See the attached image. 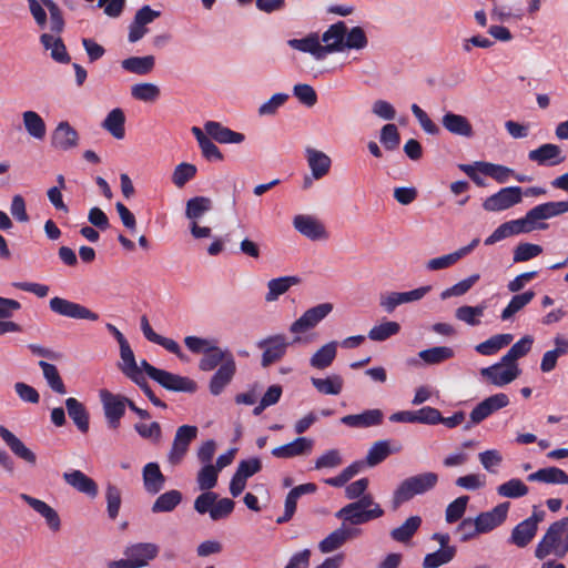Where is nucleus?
I'll list each match as a JSON object with an SVG mask.
<instances>
[{"instance_id":"f257e3e1","label":"nucleus","mask_w":568,"mask_h":568,"mask_svg":"<svg viewBox=\"0 0 568 568\" xmlns=\"http://www.w3.org/2000/svg\"><path fill=\"white\" fill-rule=\"evenodd\" d=\"M568 554V516L552 523L536 546L535 557L542 560L549 555L565 558Z\"/></svg>"},{"instance_id":"f03ea898","label":"nucleus","mask_w":568,"mask_h":568,"mask_svg":"<svg viewBox=\"0 0 568 568\" xmlns=\"http://www.w3.org/2000/svg\"><path fill=\"white\" fill-rule=\"evenodd\" d=\"M438 483V475L433 471H426L407 477L397 486L393 493V509H398L403 504L412 500L417 495H424L430 491Z\"/></svg>"},{"instance_id":"7ed1b4c3","label":"nucleus","mask_w":568,"mask_h":568,"mask_svg":"<svg viewBox=\"0 0 568 568\" xmlns=\"http://www.w3.org/2000/svg\"><path fill=\"white\" fill-rule=\"evenodd\" d=\"M29 11L37 26L43 29L48 22V16L44 7L50 13V29L53 33L60 34L64 29V19L62 11L53 0H26Z\"/></svg>"},{"instance_id":"20e7f679","label":"nucleus","mask_w":568,"mask_h":568,"mask_svg":"<svg viewBox=\"0 0 568 568\" xmlns=\"http://www.w3.org/2000/svg\"><path fill=\"white\" fill-rule=\"evenodd\" d=\"M568 212V201L546 202L530 209L524 217L529 232L546 230L548 224L545 220L559 216Z\"/></svg>"},{"instance_id":"39448f33","label":"nucleus","mask_w":568,"mask_h":568,"mask_svg":"<svg viewBox=\"0 0 568 568\" xmlns=\"http://www.w3.org/2000/svg\"><path fill=\"white\" fill-rule=\"evenodd\" d=\"M199 428L193 425L178 427L171 449L168 453V463L172 466L180 465L186 456L193 440L196 439Z\"/></svg>"},{"instance_id":"423d86ee","label":"nucleus","mask_w":568,"mask_h":568,"mask_svg":"<svg viewBox=\"0 0 568 568\" xmlns=\"http://www.w3.org/2000/svg\"><path fill=\"white\" fill-rule=\"evenodd\" d=\"M523 190L520 186H507L486 197L483 202V209L487 212L506 211L523 201Z\"/></svg>"},{"instance_id":"0eeeda50","label":"nucleus","mask_w":568,"mask_h":568,"mask_svg":"<svg viewBox=\"0 0 568 568\" xmlns=\"http://www.w3.org/2000/svg\"><path fill=\"white\" fill-rule=\"evenodd\" d=\"M100 399L103 405L104 416L108 426L116 429L120 426L121 418L125 414L128 397L115 395L108 389L100 390Z\"/></svg>"},{"instance_id":"6e6552de","label":"nucleus","mask_w":568,"mask_h":568,"mask_svg":"<svg viewBox=\"0 0 568 568\" xmlns=\"http://www.w3.org/2000/svg\"><path fill=\"white\" fill-rule=\"evenodd\" d=\"M49 307L53 313L69 318L88 321L99 320L98 313L92 312L79 303L59 296H54L50 300Z\"/></svg>"},{"instance_id":"1a4fd4ad","label":"nucleus","mask_w":568,"mask_h":568,"mask_svg":"<svg viewBox=\"0 0 568 568\" xmlns=\"http://www.w3.org/2000/svg\"><path fill=\"white\" fill-rule=\"evenodd\" d=\"M384 515V510L379 505H375L372 509H362L359 504L351 503L341 508L335 517L342 519L344 523L357 526L368 523L373 519L379 518Z\"/></svg>"},{"instance_id":"9d476101","label":"nucleus","mask_w":568,"mask_h":568,"mask_svg":"<svg viewBox=\"0 0 568 568\" xmlns=\"http://www.w3.org/2000/svg\"><path fill=\"white\" fill-rule=\"evenodd\" d=\"M290 343L282 334L272 335L257 342V347L263 349L261 365L268 367L278 362L286 353Z\"/></svg>"},{"instance_id":"9b49d317","label":"nucleus","mask_w":568,"mask_h":568,"mask_svg":"<svg viewBox=\"0 0 568 568\" xmlns=\"http://www.w3.org/2000/svg\"><path fill=\"white\" fill-rule=\"evenodd\" d=\"M430 290L432 286L426 285L408 292H390L383 294L379 298V305L385 312L393 313L395 308L402 304L422 300Z\"/></svg>"},{"instance_id":"f8f14e48","label":"nucleus","mask_w":568,"mask_h":568,"mask_svg":"<svg viewBox=\"0 0 568 568\" xmlns=\"http://www.w3.org/2000/svg\"><path fill=\"white\" fill-rule=\"evenodd\" d=\"M332 310L333 305L331 303H322L308 308L300 318L291 324L290 332L301 334L314 328Z\"/></svg>"},{"instance_id":"ddd939ff","label":"nucleus","mask_w":568,"mask_h":568,"mask_svg":"<svg viewBox=\"0 0 568 568\" xmlns=\"http://www.w3.org/2000/svg\"><path fill=\"white\" fill-rule=\"evenodd\" d=\"M480 375L495 386H505L520 375L518 365L499 363L480 369Z\"/></svg>"},{"instance_id":"4468645a","label":"nucleus","mask_w":568,"mask_h":568,"mask_svg":"<svg viewBox=\"0 0 568 568\" xmlns=\"http://www.w3.org/2000/svg\"><path fill=\"white\" fill-rule=\"evenodd\" d=\"M510 507L509 501L498 504L489 511L480 513L476 518L477 530L480 534H487L500 526L507 518Z\"/></svg>"},{"instance_id":"2eb2a0df","label":"nucleus","mask_w":568,"mask_h":568,"mask_svg":"<svg viewBox=\"0 0 568 568\" xmlns=\"http://www.w3.org/2000/svg\"><path fill=\"white\" fill-rule=\"evenodd\" d=\"M79 139L77 130L68 121H61L51 134V146L55 150L69 151L78 146Z\"/></svg>"},{"instance_id":"dca6fc26","label":"nucleus","mask_w":568,"mask_h":568,"mask_svg":"<svg viewBox=\"0 0 568 568\" xmlns=\"http://www.w3.org/2000/svg\"><path fill=\"white\" fill-rule=\"evenodd\" d=\"M153 381L171 392L195 393L197 389V384L190 377L176 375L164 369H160Z\"/></svg>"},{"instance_id":"f3484780","label":"nucleus","mask_w":568,"mask_h":568,"mask_svg":"<svg viewBox=\"0 0 568 568\" xmlns=\"http://www.w3.org/2000/svg\"><path fill=\"white\" fill-rule=\"evenodd\" d=\"M528 159L540 166H555L562 163L566 160V156L562 155L559 145L545 143L539 148L529 151Z\"/></svg>"},{"instance_id":"a211bd4d","label":"nucleus","mask_w":568,"mask_h":568,"mask_svg":"<svg viewBox=\"0 0 568 568\" xmlns=\"http://www.w3.org/2000/svg\"><path fill=\"white\" fill-rule=\"evenodd\" d=\"M62 478L73 489L90 498H95L99 494L98 484L79 469L63 473Z\"/></svg>"},{"instance_id":"6ab92c4d","label":"nucleus","mask_w":568,"mask_h":568,"mask_svg":"<svg viewBox=\"0 0 568 568\" xmlns=\"http://www.w3.org/2000/svg\"><path fill=\"white\" fill-rule=\"evenodd\" d=\"M293 225L297 232L312 241L327 239L325 226L314 216L298 214L293 219Z\"/></svg>"},{"instance_id":"aec40b11","label":"nucleus","mask_w":568,"mask_h":568,"mask_svg":"<svg viewBox=\"0 0 568 568\" xmlns=\"http://www.w3.org/2000/svg\"><path fill=\"white\" fill-rule=\"evenodd\" d=\"M160 547L154 542H135L129 545L123 554L132 561L139 562V568L145 567L159 556Z\"/></svg>"},{"instance_id":"412c9836","label":"nucleus","mask_w":568,"mask_h":568,"mask_svg":"<svg viewBox=\"0 0 568 568\" xmlns=\"http://www.w3.org/2000/svg\"><path fill=\"white\" fill-rule=\"evenodd\" d=\"M0 437L18 458L31 466L37 464V455L29 449L20 438L2 425H0Z\"/></svg>"},{"instance_id":"4be33fe9","label":"nucleus","mask_w":568,"mask_h":568,"mask_svg":"<svg viewBox=\"0 0 568 568\" xmlns=\"http://www.w3.org/2000/svg\"><path fill=\"white\" fill-rule=\"evenodd\" d=\"M314 446V440L307 437H297L293 442L275 447L272 455L276 458H293L296 456L308 455Z\"/></svg>"},{"instance_id":"5701e85b","label":"nucleus","mask_w":568,"mask_h":568,"mask_svg":"<svg viewBox=\"0 0 568 568\" xmlns=\"http://www.w3.org/2000/svg\"><path fill=\"white\" fill-rule=\"evenodd\" d=\"M142 480L144 490L152 496L159 494L166 483V478L161 471L160 465L155 462H150L144 465L142 469Z\"/></svg>"},{"instance_id":"b1692460","label":"nucleus","mask_w":568,"mask_h":568,"mask_svg":"<svg viewBox=\"0 0 568 568\" xmlns=\"http://www.w3.org/2000/svg\"><path fill=\"white\" fill-rule=\"evenodd\" d=\"M235 373V359L229 358V361L222 364L211 377L209 383L210 393L213 396H219L220 394H222L224 388L232 382Z\"/></svg>"},{"instance_id":"393cba45","label":"nucleus","mask_w":568,"mask_h":568,"mask_svg":"<svg viewBox=\"0 0 568 568\" xmlns=\"http://www.w3.org/2000/svg\"><path fill=\"white\" fill-rule=\"evenodd\" d=\"M316 490L317 486L314 483L302 484L292 488L285 498L284 514L276 519V523L284 524L291 520L296 511L298 498L306 494H314Z\"/></svg>"},{"instance_id":"a878e982","label":"nucleus","mask_w":568,"mask_h":568,"mask_svg":"<svg viewBox=\"0 0 568 568\" xmlns=\"http://www.w3.org/2000/svg\"><path fill=\"white\" fill-rule=\"evenodd\" d=\"M204 130L211 139L222 144H240L245 140L243 133L235 132L216 121H207Z\"/></svg>"},{"instance_id":"bb28decb","label":"nucleus","mask_w":568,"mask_h":568,"mask_svg":"<svg viewBox=\"0 0 568 568\" xmlns=\"http://www.w3.org/2000/svg\"><path fill=\"white\" fill-rule=\"evenodd\" d=\"M384 414L381 409H367L361 414L346 415L341 423L352 428H367L378 426L383 423Z\"/></svg>"},{"instance_id":"cd10ccee","label":"nucleus","mask_w":568,"mask_h":568,"mask_svg":"<svg viewBox=\"0 0 568 568\" xmlns=\"http://www.w3.org/2000/svg\"><path fill=\"white\" fill-rule=\"evenodd\" d=\"M305 156L314 180H321L328 174L332 166V160L327 154L323 151L307 146L305 149Z\"/></svg>"},{"instance_id":"c85d7f7f","label":"nucleus","mask_w":568,"mask_h":568,"mask_svg":"<svg viewBox=\"0 0 568 568\" xmlns=\"http://www.w3.org/2000/svg\"><path fill=\"white\" fill-rule=\"evenodd\" d=\"M20 498L26 501L34 511L40 514L44 519L47 525L52 531H58L61 528V520L58 513L47 503L34 498L27 494H21Z\"/></svg>"},{"instance_id":"c756f323","label":"nucleus","mask_w":568,"mask_h":568,"mask_svg":"<svg viewBox=\"0 0 568 568\" xmlns=\"http://www.w3.org/2000/svg\"><path fill=\"white\" fill-rule=\"evenodd\" d=\"M346 36V24L344 21H338L323 33L322 40L325 42L324 50L326 55L333 52H341L344 50V39Z\"/></svg>"},{"instance_id":"7c9ffc66","label":"nucleus","mask_w":568,"mask_h":568,"mask_svg":"<svg viewBox=\"0 0 568 568\" xmlns=\"http://www.w3.org/2000/svg\"><path fill=\"white\" fill-rule=\"evenodd\" d=\"M442 125L446 131L454 135L471 138L474 135L473 125L469 120L454 112H446L442 118Z\"/></svg>"},{"instance_id":"2f4dec72","label":"nucleus","mask_w":568,"mask_h":568,"mask_svg":"<svg viewBox=\"0 0 568 568\" xmlns=\"http://www.w3.org/2000/svg\"><path fill=\"white\" fill-rule=\"evenodd\" d=\"M529 233L524 217L500 224L486 240L485 245H493L509 236Z\"/></svg>"},{"instance_id":"473e14b6","label":"nucleus","mask_w":568,"mask_h":568,"mask_svg":"<svg viewBox=\"0 0 568 568\" xmlns=\"http://www.w3.org/2000/svg\"><path fill=\"white\" fill-rule=\"evenodd\" d=\"M287 44L295 50L312 54L316 60L326 58L324 47L320 42L317 33H310L302 39H290Z\"/></svg>"},{"instance_id":"72a5a7b5","label":"nucleus","mask_w":568,"mask_h":568,"mask_svg":"<svg viewBox=\"0 0 568 568\" xmlns=\"http://www.w3.org/2000/svg\"><path fill=\"white\" fill-rule=\"evenodd\" d=\"M527 480L530 483L568 485V474L558 467L550 466L529 474Z\"/></svg>"},{"instance_id":"f704fd0d","label":"nucleus","mask_w":568,"mask_h":568,"mask_svg":"<svg viewBox=\"0 0 568 568\" xmlns=\"http://www.w3.org/2000/svg\"><path fill=\"white\" fill-rule=\"evenodd\" d=\"M229 358L234 359L233 354L229 349H221L216 345L212 344L210 351L203 353V357L199 363V368L203 372H210L226 363Z\"/></svg>"},{"instance_id":"c9c22d12","label":"nucleus","mask_w":568,"mask_h":568,"mask_svg":"<svg viewBox=\"0 0 568 568\" xmlns=\"http://www.w3.org/2000/svg\"><path fill=\"white\" fill-rule=\"evenodd\" d=\"M65 407L69 417L73 420L78 429L85 434L89 430V413L85 406L74 397L65 399Z\"/></svg>"},{"instance_id":"e433bc0d","label":"nucleus","mask_w":568,"mask_h":568,"mask_svg":"<svg viewBox=\"0 0 568 568\" xmlns=\"http://www.w3.org/2000/svg\"><path fill=\"white\" fill-rule=\"evenodd\" d=\"M40 42L45 50H50L51 58L59 63H69L70 55L67 48L60 37H54L49 33H42L40 36Z\"/></svg>"},{"instance_id":"4c0bfd02","label":"nucleus","mask_w":568,"mask_h":568,"mask_svg":"<svg viewBox=\"0 0 568 568\" xmlns=\"http://www.w3.org/2000/svg\"><path fill=\"white\" fill-rule=\"evenodd\" d=\"M514 339L513 334H496L475 346V351L484 356H491L508 346Z\"/></svg>"},{"instance_id":"58836bf2","label":"nucleus","mask_w":568,"mask_h":568,"mask_svg":"<svg viewBox=\"0 0 568 568\" xmlns=\"http://www.w3.org/2000/svg\"><path fill=\"white\" fill-rule=\"evenodd\" d=\"M125 115L122 109L115 108L111 110L104 121L102 128L108 131L113 138L121 140L125 135Z\"/></svg>"},{"instance_id":"ea45409f","label":"nucleus","mask_w":568,"mask_h":568,"mask_svg":"<svg viewBox=\"0 0 568 568\" xmlns=\"http://www.w3.org/2000/svg\"><path fill=\"white\" fill-rule=\"evenodd\" d=\"M400 446L390 448L388 440L375 442L368 449L365 463L371 466H377L383 463L390 454L400 452Z\"/></svg>"},{"instance_id":"a19ab883","label":"nucleus","mask_w":568,"mask_h":568,"mask_svg":"<svg viewBox=\"0 0 568 568\" xmlns=\"http://www.w3.org/2000/svg\"><path fill=\"white\" fill-rule=\"evenodd\" d=\"M22 120L26 131L36 140H43L47 134V125L44 120L36 111H24Z\"/></svg>"},{"instance_id":"79ce46f5","label":"nucleus","mask_w":568,"mask_h":568,"mask_svg":"<svg viewBox=\"0 0 568 568\" xmlns=\"http://www.w3.org/2000/svg\"><path fill=\"white\" fill-rule=\"evenodd\" d=\"M155 65V58L153 55H144V57H131L124 59L121 62V67L134 74L145 75L149 74Z\"/></svg>"},{"instance_id":"37998d69","label":"nucleus","mask_w":568,"mask_h":568,"mask_svg":"<svg viewBox=\"0 0 568 568\" xmlns=\"http://www.w3.org/2000/svg\"><path fill=\"white\" fill-rule=\"evenodd\" d=\"M120 356L121 359L123 361V364L120 365V369L126 377H129L133 382L134 379L143 375L135 362L134 353L129 342L120 345Z\"/></svg>"},{"instance_id":"c03bdc74","label":"nucleus","mask_w":568,"mask_h":568,"mask_svg":"<svg viewBox=\"0 0 568 568\" xmlns=\"http://www.w3.org/2000/svg\"><path fill=\"white\" fill-rule=\"evenodd\" d=\"M536 534L537 530L530 525V521L525 519L514 527L509 542L519 548H525L531 542Z\"/></svg>"},{"instance_id":"a18cd8bd","label":"nucleus","mask_w":568,"mask_h":568,"mask_svg":"<svg viewBox=\"0 0 568 568\" xmlns=\"http://www.w3.org/2000/svg\"><path fill=\"white\" fill-rule=\"evenodd\" d=\"M300 283V278L296 276H283L268 281L267 288L268 292L265 295L266 302H274L281 295L286 293L291 286Z\"/></svg>"},{"instance_id":"49530a36","label":"nucleus","mask_w":568,"mask_h":568,"mask_svg":"<svg viewBox=\"0 0 568 568\" xmlns=\"http://www.w3.org/2000/svg\"><path fill=\"white\" fill-rule=\"evenodd\" d=\"M182 498L180 490L165 491L155 499L151 509L154 514L173 511L180 505Z\"/></svg>"},{"instance_id":"de8ad7c7","label":"nucleus","mask_w":568,"mask_h":568,"mask_svg":"<svg viewBox=\"0 0 568 568\" xmlns=\"http://www.w3.org/2000/svg\"><path fill=\"white\" fill-rule=\"evenodd\" d=\"M476 168L478 169L479 173L490 176L498 183H506L509 178L514 175L513 169L501 164L478 161L476 162Z\"/></svg>"},{"instance_id":"09e8293b","label":"nucleus","mask_w":568,"mask_h":568,"mask_svg":"<svg viewBox=\"0 0 568 568\" xmlns=\"http://www.w3.org/2000/svg\"><path fill=\"white\" fill-rule=\"evenodd\" d=\"M422 525L419 516H410L403 525L390 531V537L398 542L409 541Z\"/></svg>"},{"instance_id":"8fccbe9b","label":"nucleus","mask_w":568,"mask_h":568,"mask_svg":"<svg viewBox=\"0 0 568 568\" xmlns=\"http://www.w3.org/2000/svg\"><path fill=\"white\" fill-rule=\"evenodd\" d=\"M312 384L321 394L338 395L343 389L344 379L341 375L334 374L326 378L312 377Z\"/></svg>"},{"instance_id":"3c124183","label":"nucleus","mask_w":568,"mask_h":568,"mask_svg":"<svg viewBox=\"0 0 568 568\" xmlns=\"http://www.w3.org/2000/svg\"><path fill=\"white\" fill-rule=\"evenodd\" d=\"M337 342H329L323 345L312 357L311 366L317 369H325L336 357Z\"/></svg>"},{"instance_id":"603ef678","label":"nucleus","mask_w":568,"mask_h":568,"mask_svg":"<svg viewBox=\"0 0 568 568\" xmlns=\"http://www.w3.org/2000/svg\"><path fill=\"white\" fill-rule=\"evenodd\" d=\"M534 344V338L530 335H526L517 341L508 352L503 356L504 364L517 365L516 361L526 356Z\"/></svg>"},{"instance_id":"864d4df0","label":"nucleus","mask_w":568,"mask_h":568,"mask_svg":"<svg viewBox=\"0 0 568 568\" xmlns=\"http://www.w3.org/2000/svg\"><path fill=\"white\" fill-rule=\"evenodd\" d=\"M535 297V292L526 291L521 294H516L511 297L508 305L503 310L500 314V318L503 321H507L511 318L516 313L521 311L526 305H528Z\"/></svg>"},{"instance_id":"5fc2aeb1","label":"nucleus","mask_w":568,"mask_h":568,"mask_svg":"<svg viewBox=\"0 0 568 568\" xmlns=\"http://www.w3.org/2000/svg\"><path fill=\"white\" fill-rule=\"evenodd\" d=\"M39 366L41 367L43 376L50 388L60 395H64L67 393V388L58 368L45 361H40Z\"/></svg>"},{"instance_id":"6e6d98bb","label":"nucleus","mask_w":568,"mask_h":568,"mask_svg":"<svg viewBox=\"0 0 568 568\" xmlns=\"http://www.w3.org/2000/svg\"><path fill=\"white\" fill-rule=\"evenodd\" d=\"M455 355L453 348L448 346H435L420 351L418 356L428 365L440 364L453 358Z\"/></svg>"},{"instance_id":"4d7b16f0","label":"nucleus","mask_w":568,"mask_h":568,"mask_svg":"<svg viewBox=\"0 0 568 568\" xmlns=\"http://www.w3.org/2000/svg\"><path fill=\"white\" fill-rule=\"evenodd\" d=\"M400 325L394 321H386L373 326L368 332V338L374 342H384L389 337L398 334Z\"/></svg>"},{"instance_id":"13d9d810","label":"nucleus","mask_w":568,"mask_h":568,"mask_svg":"<svg viewBox=\"0 0 568 568\" xmlns=\"http://www.w3.org/2000/svg\"><path fill=\"white\" fill-rule=\"evenodd\" d=\"M528 491V486L519 478H511L497 487L498 495L506 498H520Z\"/></svg>"},{"instance_id":"bf43d9fd","label":"nucleus","mask_w":568,"mask_h":568,"mask_svg":"<svg viewBox=\"0 0 568 568\" xmlns=\"http://www.w3.org/2000/svg\"><path fill=\"white\" fill-rule=\"evenodd\" d=\"M456 555L455 547H446L434 552L427 554L423 561L424 568H438L453 560Z\"/></svg>"},{"instance_id":"052dcab7","label":"nucleus","mask_w":568,"mask_h":568,"mask_svg":"<svg viewBox=\"0 0 568 568\" xmlns=\"http://www.w3.org/2000/svg\"><path fill=\"white\" fill-rule=\"evenodd\" d=\"M212 207V201L205 196H195L186 202L185 216L190 220H197L209 212Z\"/></svg>"},{"instance_id":"680f3d73","label":"nucleus","mask_w":568,"mask_h":568,"mask_svg":"<svg viewBox=\"0 0 568 568\" xmlns=\"http://www.w3.org/2000/svg\"><path fill=\"white\" fill-rule=\"evenodd\" d=\"M105 500L108 517L111 520L116 519L122 504L121 489L113 484H108L105 488Z\"/></svg>"},{"instance_id":"e2e57ef3","label":"nucleus","mask_w":568,"mask_h":568,"mask_svg":"<svg viewBox=\"0 0 568 568\" xmlns=\"http://www.w3.org/2000/svg\"><path fill=\"white\" fill-rule=\"evenodd\" d=\"M486 305L484 303L477 306L464 305L456 310L455 316L458 321L465 322L470 326L480 324L479 317L484 315Z\"/></svg>"},{"instance_id":"0e129e2a","label":"nucleus","mask_w":568,"mask_h":568,"mask_svg":"<svg viewBox=\"0 0 568 568\" xmlns=\"http://www.w3.org/2000/svg\"><path fill=\"white\" fill-rule=\"evenodd\" d=\"M160 93V88L153 83H138L131 88L132 98L143 102L156 101Z\"/></svg>"},{"instance_id":"69168bd1","label":"nucleus","mask_w":568,"mask_h":568,"mask_svg":"<svg viewBox=\"0 0 568 568\" xmlns=\"http://www.w3.org/2000/svg\"><path fill=\"white\" fill-rule=\"evenodd\" d=\"M197 173L194 164L182 162L178 164L172 173L173 184L182 189L189 181L193 180Z\"/></svg>"},{"instance_id":"338daca9","label":"nucleus","mask_w":568,"mask_h":568,"mask_svg":"<svg viewBox=\"0 0 568 568\" xmlns=\"http://www.w3.org/2000/svg\"><path fill=\"white\" fill-rule=\"evenodd\" d=\"M480 278L479 274H473L468 276L467 278L462 280L460 282L456 283L455 285L444 290L440 293L442 300H447L453 296H463L465 295Z\"/></svg>"},{"instance_id":"774afa93","label":"nucleus","mask_w":568,"mask_h":568,"mask_svg":"<svg viewBox=\"0 0 568 568\" xmlns=\"http://www.w3.org/2000/svg\"><path fill=\"white\" fill-rule=\"evenodd\" d=\"M219 470L212 464L204 465L197 473L196 481L201 490H211L217 484Z\"/></svg>"}]
</instances>
